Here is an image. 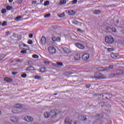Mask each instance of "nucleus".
Returning a JSON list of instances; mask_svg holds the SVG:
<instances>
[{
	"label": "nucleus",
	"instance_id": "obj_26",
	"mask_svg": "<svg viewBox=\"0 0 124 124\" xmlns=\"http://www.w3.org/2000/svg\"><path fill=\"white\" fill-rule=\"evenodd\" d=\"M65 15H64V13H63L59 15H58V17H60V18H62L63 17H64Z\"/></svg>",
	"mask_w": 124,
	"mask_h": 124
},
{
	"label": "nucleus",
	"instance_id": "obj_7",
	"mask_svg": "<svg viewBox=\"0 0 124 124\" xmlns=\"http://www.w3.org/2000/svg\"><path fill=\"white\" fill-rule=\"evenodd\" d=\"M98 70L99 71H108V68H107L106 67H100L98 68Z\"/></svg>",
	"mask_w": 124,
	"mask_h": 124
},
{
	"label": "nucleus",
	"instance_id": "obj_50",
	"mask_svg": "<svg viewBox=\"0 0 124 124\" xmlns=\"http://www.w3.org/2000/svg\"><path fill=\"white\" fill-rule=\"evenodd\" d=\"M12 74L13 75H16V74H17V72H13L12 73Z\"/></svg>",
	"mask_w": 124,
	"mask_h": 124
},
{
	"label": "nucleus",
	"instance_id": "obj_9",
	"mask_svg": "<svg viewBox=\"0 0 124 124\" xmlns=\"http://www.w3.org/2000/svg\"><path fill=\"white\" fill-rule=\"evenodd\" d=\"M76 46L78 47L79 49H85V46L81 44L77 43L76 44Z\"/></svg>",
	"mask_w": 124,
	"mask_h": 124
},
{
	"label": "nucleus",
	"instance_id": "obj_20",
	"mask_svg": "<svg viewBox=\"0 0 124 124\" xmlns=\"http://www.w3.org/2000/svg\"><path fill=\"white\" fill-rule=\"evenodd\" d=\"M66 3V0H61L59 4V5H62Z\"/></svg>",
	"mask_w": 124,
	"mask_h": 124
},
{
	"label": "nucleus",
	"instance_id": "obj_24",
	"mask_svg": "<svg viewBox=\"0 0 124 124\" xmlns=\"http://www.w3.org/2000/svg\"><path fill=\"white\" fill-rule=\"evenodd\" d=\"M22 19V16H18L16 17L15 20L16 21H17V22H19Z\"/></svg>",
	"mask_w": 124,
	"mask_h": 124
},
{
	"label": "nucleus",
	"instance_id": "obj_27",
	"mask_svg": "<svg viewBox=\"0 0 124 124\" xmlns=\"http://www.w3.org/2000/svg\"><path fill=\"white\" fill-rule=\"evenodd\" d=\"M22 106L20 104H16L15 106V108H21Z\"/></svg>",
	"mask_w": 124,
	"mask_h": 124
},
{
	"label": "nucleus",
	"instance_id": "obj_12",
	"mask_svg": "<svg viewBox=\"0 0 124 124\" xmlns=\"http://www.w3.org/2000/svg\"><path fill=\"white\" fill-rule=\"evenodd\" d=\"M46 42V38H45V37L44 36H43L41 39V43L43 45H44Z\"/></svg>",
	"mask_w": 124,
	"mask_h": 124
},
{
	"label": "nucleus",
	"instance_id": "obj_44",
	"mask_svg": "<svg viewBox=\"0 0 124 124\" xmlns=\"http://www.w3.org/2000/svg\"><path fill=\"white\" fill-rule=\"evenodd\" d=\"M1 12H2V14L5 13L6 12V10H5V9H3L2 10Z\"/></svg>",
	"mask_w": 124,
	"mask_h": 124
},
{
	"label": "nucleus",
	"instance_id": "obj_41",
	"mask_svg": "<svg viewBox=\"0 0 124 124\" xmlns=\"http://www.w3.org/2000/svg\"><path fill=\"white\" fill-rule=\"evenodd\" d=\"M72 4H75V3H77V0H73L72 1Z\"/></svg>",
	"mask_w": 124,
	"mask_h": 124
},
{
	"label": "nucleus",
	"instance_id": "obj_52",
	"mask_svg": "<svg viewBox=\"0 0 124 124\" xmlns=\"http://www.w3.org/2000/svg\"><path fill=\"white\" fill-rule=\"evenodd\" d=\"M78 31H81V32H83V31L81 30V29H78Z\"/></svg>",
	"mask_w": 124,
	"mask_h": 124
},
{
	"label": "nucleus",
	"instance_id": "obj_25",
	"mask_svg": "<svg viewBox=\"0 0 124 124\" xmlns=\"http://www.w3.org/2000/svg\"><path fill=\"white\" fill-rule=\"evenodd\" d=\"M68 14L69 15H74V14H75V12L73 10H71L69 11Z\"/></svg>",
	"mask_w": 124,
	"mask_h": 124
},
{
	"label": "nucleus",
	"instance_id": "obj_56",
	"mask_svg": "<svg viewBox=\"0 0 124 124\" xmlns=\"http://www.w3.org/2000/svg\"><path fill=\"white\" fill-rule=\"evenodd\" d=\"M12 1H13V0H9V2H10V3H11Z\"/></svg>",
	"mask_w": 124,
	"mask_h": 124
},
{
	"label": "nucleus",
	"instance_id": "obj_1",
	"mask_svg": "<svg viewBox=\"0 0 124 124\" xmlns=\"http://www.w3.org/2000/svg\"><path fill=\"white\" fill-rule=\"evenodd\" d=\"M105 40L107 43H109V44H113V43H114L115 42V40L113 39L112 36H106L105 38Z\"/></svg>",
	"mask_w": 124,
	"mask_h": 124
},
{
	"label": "nucleus",
	"instance_id": "obj_30",
	"mask_svg": "<svg viewBox=\"0 0 124 124\" xmlns=\"http://www.w3.org/2000/svg\"><path fill=\"white\" fill-rule=\"evenodd\" d=\"M2 27H4V26H6L7 25V22L6 21H4L2 24H1Z\"/></svg>",
	"mask_w": 124,
	"mask_h": 124
},
{
	"label": "nucleus",
	"instance_id": "obj_17",
	"mask_svg": "<svg viewBox=\"0 0 124 124\" xmlns=\"http://www.w3.org/2000/svg\"><path fill=\"white\" fill-rule=\"evenodd\" d=\"M111 57L112 59H116L117 57H119V54L117 53H112L111 54Z\"/></svg>",
	"mask_w": 124,
	"mask_h": 124
},
{
	"label": "nucleus",
	"instance_id": "obj_18",
	"mask_svg": "<svg viewBox=\"0 0 124 124\" xmlns=\"http://www.w3.org/2000/svg\"><path fill=\"white\" fill-rule=\"evenodd\" d=\"M53 41H61V38L53 37L52 38Z\"/></svg>",
	"mask_w": 124,
	"mask_h": 124
},
{
	"label": "nucleus",
	"instance_id": "obj_23",
	"mask_svg": "<svg viewBox=\"0 0 124 124\" xmlns=\"http://www.w3.org/2000/svg\"><path fill=\"white\" fill-rule=\"evenodd\" d=\"M50 114H53L52 115V116L53 117H56V115H57V113H56V112H55V110H54V109L51 110V111L50 112Z\"/></svg>",
	"mask_w": 124,
	"mask_h": 124
},
{
	"label": "nucleus",
	"instance_id": "obj_22",
	"mask_svg": "<svg viewBox=\"0 0 124 124\" xmlns=\"http://www.w3.org/2000/svg\"><path fill=\"white\" fill-rule=\"evenodd\" d=\"M44 117L45 118H49V117H50V113H49V112H45Z\"/></svg>",
	"mask_w": 124,
	"mask_h": 124
},
{
	"label": "nucleus",
	"instance_id": "obj_2",
	"mask_svg": "<svg viewBox=\"0 0 124 124\" xmlns=\"http://www.w3.org/2000/svg\"><path fill=\"white\" fill-rule=\"evenodd\" d=\"M47 50L48 51L49 55H53L54 54H56V52H57L56 48L52 46H48L47 48Z\"/></svg>",
	"mask_w": 124,
	"mask_h": 124
},
{
	"label": "nucleus",
	"instance_id": "obj_45",
	"mask_svg": "<svg viewBox=\"0 0 124 124\" xmlns=\"http://www.w3.org/2000/svg\"><path fill=\"white\" fill-rule=\"evenodd\" d=\"M111 30L112 31H113V32H116V28H112L111 29Z\"/></svg>",
	"mask_w": 124,
	"mask_h": 124
},
{
	"label": "nucleus",
	"instance_id": "obj_5",
	"mask_svg": "<svg viewBox=\"0 0 124 124\" xmlns=\"http://www.w3.org/2000/svg\"><path fill=\"white\" fill-rule=\"evenodd\" d=\"M25 121L30 123V122H32L33 121V118L31 116H27L25 117Z\"/></svg>",
	"mask_w": 124,
	"mask_h": 124
},
{
	"label": "nucleus",
	"instance_id": "obj_60",
	"mask_svg": "<svg viewBox=\"0 0 124 124\" xmlns=\"http://www.w3.org/2000/svg\"><path fill=\"white\" fill-rule=\"evenodd\" d=\"M1 25V22H0V26Z\"/></svg>",
	"mask_w": 124,
	"mask_h": 124
},
{
	"label": "nucleus",
	"instance_id": "obj_42",
	"mask_svg": "<svg viewBox=\"0 0 124 124\" xmlns=\"http://www.w3.org/2000/svg\"><path fill=\"white\" fill-rule=\"evenodd\" d=\"M86 120H87V117H86V116H82V121H86Z\"/></svg>",
	"mask_w": 124,
	"mask_h": 124
},
{
	"label": "nucleus",
	"instance_id": "obj_31",
	"mask_svg": "<svg viewBox=\"0 0 124 124\" xmlns=\"http://www.w3.org/2000/svg\"><path fill=\"white\" fill-rule=\"evenodd\" d=\"M116 75H115V74H110L109 75V77L110 78H113V77H115V76H116Z\"/></svg>",
	"mask_w": 124,
	"mask_h": 124
},
{
	"label": "nucleus",
	"instance_id": "obj_43",
	"mask_svg": "<svg viewBox=\"0 0 124 124\" xmlns=\"http://www.w3.org/2000/svg\"><path fill=\"white\" fill-rule=\"evenodd\" d=\"M28 44L31 45L32 44V40H29L28 42Z\"/></svg>",
	"mask_w": 124,
	"mask_h": 124
},
{
	"label": "nucleus",
	"instance_id": "obj_6",
	"mask_svg": "<svg viewBox=\"0 0 124 124\" xmlns=\"http://www.w3.org/2000/svg\"><path fill=\"white\" fill-rule=\"evenodd\" d=\"M72 23L74 24V25H76L77 26H81L82 25V23L78 22L76 19H74L72 21Z\"/></svg>",
	"mask_w": 124,
	"mask_h": 124
},
{
	"label": "nucleus",
	"instance_id": "obj_37",
	"mask_svg": "<svg viewBox=\"0 0 124 124\" xmlns=\"http://www.w3.org/2000/svg\"><path fill=\"white\" fill-rule=\"evenodd\" d=\"M35 79H37V80H39V79H41V77L40 76H35Z\"/></svg>",
	"mask_w": 124,
	"mask_h": 124
},
{
	"label": "nucleus",
	"instance_id": "obj_14",
	"mask_svg": "<svg viewBox=\"0 0 124 124\" xmlns=\"http://www.w3.org/2000/svg\"><path fill=\"white\" fill-rule=\"evenodd\" d=\"M34 67H32V66H30L28 67H27L26 69V71H33V70H34Z\"/></svg>",
	"mask_w": 124,
	"mask_h": 124
},
{
	"label": "nucleus",
	"instance_id": "obj_29",
	"mask_svg": "<svg viewBox=\"0 0 124 124\" xmlns=\"http://www.w3.org/2000/svg\"><path fill=\"white\" fill-rule=\"evenodd\" d=\"M46 68L45 67H44V68H42L41 69H40V72H45V70Z\"/></svg>",
	"mask_w": 124,
	"mask_h": 124
},
{
	"label": "nucleus",
	"instance_id": "obj_21",
	"mask_svg": "<svg viewBox=\"0 0 124 124\" xmlns=\"http://www.w3.org/2000/svg\"><path fill=\"white\" fill-rule=\"evenodd\" d=\"M98 78L99 79H105V78H106V76L101 74H99L98 75Z\"/></svg>",
	"mask_w": 124,
	"mask_h": 124
},
{
	"label": "nucleus",
	"instance_id": "obj_35",
	"mask_svg": "<svg viewBox=\"0 0 124 124\" xmlns=\"http://www.w3.org/2000/svg\"><path fill=\"white\" fill-rule=\"evenodd\" d=\"M114 48H108V52H112L113 51H114Z\"/></svg>",
	"mask_w": 124,
	"mask_h": 124
},
{
	"label": "nucleus",
	"instance_id": "obj_4",
	"mask_svg": "<svg viewBox=\"0 0 124 124\" xmlns=\"http://www.w3.org/2000/svg\"><path fill=\"white\" fill-rule=\"evenodd\" d=\"M82 58L84 61H87L89 58H90V54H89V53H85L82 55Z\"/></svg>",
	"mask_w": 124,
	"mask_h": 124
},
{
	"label": "nucleus",
	"instance_id": "obj_39",
	"mask_svg": "<svg viewBox=\"0 0 124 124\" xmlns=\"http://www.w3.org/2000/svg\"><path fill=\"white\" fill-rule=\"evenodd\" d=\"M113 67V65H109L108 67H106L107 68H108V70H109V69H112Z\"/></svg>",
	"mask_w": 124,
	"mask_h": 124
},
{
	"label": "nucleus",
	"instance_id": "obj_54",
	"mask_svg": "<svg viewBox=\"0 0 124 124\" xmlns=\"http://www.w3.org/2000/svg\"><path fill=\"white\" fill-rule=\"evenodd\" d=\"M45 63H46V64H49V62L47 61H45Z\"/></svg>",
	"mask_w": 124,
	"mask_h": 124
},
{
	"label": "nucleus",
	"instance_id": "obj_3",
	"mask_svg": "<svg viewBox=\"0 0 124 124\" xmlns=\"http://www.w3.org/2000/svg\"><path fill=\"white\" fill-rule=\"evenodd\" d=\"M100 96L105 97L106 99H109V98H111L113 96L109 93H103L100 94Z\"/></svg>",
	"mask_w": 124,
	"mask_h": 124
},
{
	"label": "nucleus",
	"instance_id": "obj_63",
	"mask_svg": "<svg viewBox=\"0 0 124 124\" xmlns=\"http://www.w3.org/2000/svg\"><path fill=\"white\" fill-rule=\"evenodd\" d=\"M123 33H124V32H123Z\"/></svg>",
	"mask_w": 124,
	"mask_h": 124
},
{
	"label": "nucleus",
	"instance_id": "obj_13",
	"mask_svg": "<svg viewBox=\"0 0 124 124\" xmlns=\"http://www.w3.org/2000/svg\"><path fill=\"white\" fill-rule=\"evenodd\" d=\"M4 80L5 81V82H7V83H10L11 82H12V81H13V80L12 79V78H4Z\"/></svg>",
	"mask_w": 124,
	"mask_h": 124
},
{
	"label": "nucleus",
	"instance_id": "obj_48",
	"mask_svg": "<svg viewBox=\"0 0 124 124\" xmlns=\"http://www.w3.org/2000/svg\"><path fill=\"white\" fill-rule=\"evenodd\" d=\"M16 62H22V61L19 59H16Z\"/></svg>",
	"mask_w": 124,
	"mask_h": 124
},
{
	"label": "nucleus",
	"instance_id": "obj_49",
	"mask_svg": "<svg viewBox=\"0 0 124 124\" xmlns=\"http://www.w3.org/2000/svg\"><path fill=\"white\" fill-rule=\"evenodd\" d=\"M32 4H34V5H35V4H36V1H33L32 2Z\"/></svg>",
	"mask_w": 124,
	"mask_h": 124
},
{
	"label": "nucleus",
	"instance_id": "obj_59",
	"mask_svg": "<svg viewBox=\"0 0 124 124\" xmlns=\"http://www.w3.org/2000/svg\"><path fill=\"white\" fill-rule=\"evenodd\" d=\"M31 61L29 62V64H31Z\"/></svg>",
	"mask_w": 124,
	"mask_h": 124
},
{
	"label": "nucleus",
	"instance_id": "obj_36",
	"mask_svg": "<svg viewBox=\"0 0 124 124\" xmlns=\"http://www.w3.org/2000/svg\"><path fill=\"white\" fill-rule=\"evenodd\" d=\"M21 77L22 78H26L27 77V74H23L21 75Z\"/></svg>",
	"mask_w": 124,
	"mask_h": 124
},
{
	"label": "nucleus",
	"instance_id": "obj_15",
	"mask_svg": "<svg viewBox=\"0 0 124 124\" xmlns=\"http://www.w3.org/2000/svg\"><path fill=\"white\" fill-rule=\"evenodd\" d=\"M74 59L75 61H79V60L81 59V57H80V54H76L75 56Z\"/></svg>",
	"mask_w": 124,
	"mask_h": 124
},
{
	"label": "nucleus",
	"instance_id": "obj_47",
	"mask_svg": "<svg viewBox=\"0 0 124 124\" xmlns=\"http://www.w3.org/2000/svg\"><path fill=\"white\" fill-rule=\"evenodd\" d=\"M33 35L32 34H29V36L30 38H32Z\"/></svg>",
	"mask_w": 124,
	"mask_h": 124
},
{
	"label": "nucleus",
	"instance_id": "obj_40",
	"mask_svg": "<svg viewBox=\"0 0 124 124\" xmlns=\"http://www.w3.org/2000/svg\"><path fill=\"white\" fill-rule=\"evenodd\" d=\"M48 4H49V1H46L44 3L45 6H46V5H48Z\"/></svg>",
	"mask_w": 124,
	"mask_h": 124
},
{
	"label": "nucleus",
	"instance_id": "obj_28",
	"mask_svg": "<svg viewBox=\"0 0 124 124\" xmlns=\"http://www.w3.org/2000/svg\"><path fill=\"white\" fill-rule=\"evenodd\" d=\"M56 63L58 66H62V65H63V64L62 62H57Z\"/></svg>",
	"mask_w": 124,
	"mask_h": 124
},
{
	"label": "nucleus",
	"instance_id": "obj_10",
	"mask_svg": "<svg viewBox=\"0 0 124 124\" xmlns=\"http://www.w3.org/2000/svg\"><path fill=\"white\" fill-rule=\"evenodd\" d=\"M71 123H72V121L69 119V118L67 117L65 119L64 122L65 124H71Z\"/></svg>",
	"mask_w": 124,
	"mask_h": 124
},
{
	"label": "nucleus",
	"instance_id": "obj_51",
	"mask_svg": "<svg viewBox=\"0 0 124 124\" xmlns=\"http://www.w3.org/2000/svg\"><path fill=\"white\" fill-rule=\"evenodd\" d=\"M6 34H7V35H9V34H10V32L9 31H7L6 32Z\"/></svg>",
	"mask_w": 124,
	"mask_h": 124
},
{
	"label": "nucleus",
	"instance_id": "obj_61",
	"mask_svg": "<svg viewBox=\"0 0 124 124\" xmlns=\"http://www.w3.org/2000/svg\"><path fill=\"white\" fill-rule=\"evenodd\" d=\"M74 124H76V122H75V123H74Z\"/></svg>",
	"mask_w": 124,
	"mask_h": 124
},
{
	"label": "nucleus",
	"instance_id": "obj_11",
	"mask_svg": "<svg viewBox=\"0 0 124 124\" xmlns=\"http://www.w3.org/2000/svg\"><path fill=\"white\" fill-rule=\"evenodd\" d=\"M124 70H119L117 71L116 75H124Z\"/></svg>",
	"mask_w": 124,
	"mask_h": 124
},
{
	"label": "nucleus",
	"instance_id": "obj_16",
	"mask_svg": "<svg viewBox=\"0 0 124 124\" xmlns=\"http://www.w3.org/2000/svg\"><path fill=\"white\" fill-rule=\"evenodd\" d=\"M63 50L67 54H69V53H70V50L66 47H63Z\"/></svg>",
	"mask_w": 124,
	"mask_h": 124
},
{
	"label": "nucleus",
	"instance_id": "obj_46",
	"mask_svg": "<svg viewBox=\"0 0 124 124\" xmlns=\"http://www.w3.org/2000/svg\"><path fill=\"white\" fill-rule=\"evenodd\" d=\"M12 113H13L14 114H16L17 113V111H16V110H14V109H13L12 110Z\"/></svg>",
	"mask_w": 124,
	"mask_h": 124
},
{
	"label": "nucleus",
	"instance_id": "obj_33",
	"mask_svg": "<svg viewBox=\"0 0 124 124\" xmlns=\"http://www.w3.org/2000/svg\"><path fill=\"white\" fill-rule=\"evenodd\" d=\"M6 9L7 10H11V9H12V7L10 6H7L6 7Z\"/></svg>",
	"mask_w": 124,
	"mask_h": 124
},
{
	"label": "nucleus",
	"instance_id": "obj_32",
	"mask_svg": "<svg viewBox=\"0 0 124 124\" xmlns=\"http://www.w3.org/2000/svg\"><path fill=\"white\" fill-rule=\"evenodd\" d=\"M51 16L50 14H48L44 16L45 18H48V17H50Z\"/></svg>",
	"mask_w": 124,
	"mask_h": 124
},
{
	"label": "nucleus",
	"instance_id": "obj_58",
	"mask_svg": "<svg viewBox=\"0 0 124 124\" xmlns=\"http://www.w3.org/2000/svg\"><path fill=\"white\" fill-rule=\"evenodd\" d=\"M86 88H90V86L89 85L86 86Z\"/></svg>",
	"mask_w": 124,
	"mask_h": 124
},
{
	"label": "nucleus",
	"instance_id": "obj_38",
	"mask_svg": "<svg viewBox=\"0 0 124 124\" xmlns=\"http://www.w3.org/2000/svg\"><path fill=\"white\" fill-rule=\"evenodd\" d=\"M20 53H21V54H27V50H21Z\"/></svg>",
	"mask_w": 124,
	"mask_h": 124
},
{
	"label": "nucleus",
	"instance_id": "obj_53",
	"mask_svg": "<svg viewBox=\"0 0 124 124\" xmlns=\"http://www.w3.org/2000/svg\"><path fill=\"white\" fill-rule=\"evenodd\" d=\"M22 0H19V1H18V3H22Z\"/></svg>",
	"mask_w": 124,
	"mask_h": 124
},
{
	"label": "nucleus",
	"instance_id": "obj_34",
	"mask_svg": "<svg viewBox=\"0 0 124 124\" xmlns=\"http://www.w3.org/2000/svg\"><path fill=\"white\" fill-rule=\"evenodd\" d=\"M32 58H33V59H38V56L36 54H34L32 55Z\"/></svg>",
	"mask_w": 124,
	"mask_h": 124
},
{
	"label": "nucleus",
	"instance_id": "obj_57",
	"mask_svg": "<svg viewBox=\"0 0 124 124\" xmlns=\"http://www.w3.org/2000/svg\"><path fill=\"white\" fill-rule=\"evenodd\" d=\"M58 94V93H54L53 95H57Z\"/></svg>",
	"mask_w": 124,
	"mask_h": 124
},
{
	"label": "nucleus",
	"instance_id": "obj_55",
	"mask_svg": "<svg viewBox=\"0 0 124 124\" xmlns=\"http://www.w3.org/2000/svg\"><path fill=\"white\" fill-rule=\"evenodd\" d=\"M23 47H28V46L26 44L23 45Z\"/></svg>",
	"mask_w": 124,
	"mask_h": 124
},
{
	"label": "nucleus",
	"instance_id": "obj_8",
	"mask_svg": "<svg viewBox=\"0 0 124 124\" xmlns=\"http://www.w3.org/2000/svg\"><path fill=\"white\" fill-rule=\"evenodd\" d=\"M11 121L13 123H18V118L13 116L11 118Z\"/></svg>",
	"mask_w": 124,
	"mask_h": 124
},
{
	"label": "nucleus",
	"instance_id": "obj_62",
	"mask_svg": "<svg viewBox=\"0 0 124 124\" xmlns=\"http://www.w3.org/2000/svg\"><path fill=\"white\" fill-rule=\"evenodd\" d=\"M0 114H1V112L0 111Z\"/></svg>",
	"mask_w": 124,
	"mask_h": 124
},
{
	"label": "nucleus",
	"instance_id": "obj_19",
	"mask_svg": "<svg viewBox=\"0 0 124 124\" xmlns=\"http://www.w3.org/2000/svg\"><path fill=\"white\" fill-rule=\"evenodd\" d=\"M100 13H101V12L99 10H95L93 12V14H95V15H97L98 14H100Z\"/></svg>",
	"mask_w": 124,
	"mask_h": 124
}]
</instances>
